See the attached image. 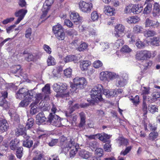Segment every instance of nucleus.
Listing matches in <instances>:
<instances>
[{"mask_svg": "<svg viewBox=\"0 0 160 160\" xmlns=\"http://www.w3.org/2000/svg\"><path fill=\"white\" fill-rule=\"evenodd\" d=\"M60 145L62 150L60 153H66L70 149V156L73 158L75 155L79 147L78 145L75 143L74 140L71 138H66L65 137H62L60 142Z\"/></svg>", "mask_w": 160, "mask_h": 160, "instance_id": "1", "label": "nucleus"}, {"mask_svg": "<svg viewBox=\"0 0 160 160\" xmlns=\"http://www.w3.org/2000/svg\"><path fill=\"white\" fill-rule=\"evenodd\" d=\"M103 87L101 84H98L94 87L91 91V96L92 99L87 100L90 101V105H93L95 102H98L102 101L101 95V92L103 89Z\"/></svg>", "mask_w": 160, "mask_h": 160, "instance_id": "2", "label": "nucleus"}, {"mask_svg": "<svg viewBox=\"0 0 160 160\" xmlns=\"http://www.w3.org/2000/svg\"><path fill=\"white\" fill-rule=\"evenodd\" d=\"M53 89L57 92L56 96L57 97L65 98L69 96V92L67 91V85L66 83H55L53 85Z\"/></svg>", "mask_w": 160, "mask_h": 160, "instance_id": "3", "label": "nucleus"}, {"mask_svg": "<svg viewBox=\"0 0 160 160\" xmlns=\"http://www.w3.org/2000/svg\"><path fill=\"white\" fill-rule=\"evenodd\" d=\"M35 93L33 89L28 90L26 88H22L19 89L17 92L15 97L17 99L21 100L26 98L33 97Z\"/></svg>", "mask_w": 160, "mask_h": 160, "instance_id": "4", "label": "nucleus"}, {"mask_svg": "<svg viewBox=\"0 0 160 160\" xmlns=\"http://www.w3.org/2000/svg\"><path fill=\"white\" fill-rule=\"evenodd\" d=\"M73 83H70V87L74 90L78 88H83L87 83L86 79L83 77H76L73 79Z\"/></svg>", "mask_w": 160, "mask_h": 160, "instance_id": "5", "label": "nucleus"}, {"mask_svg": "<svg viewBox=\"0 0 160 160\" xmlns=\"http://www.w3.org/2000/svg\"><path fill=\"white\" fill-rule=\"evenodd\" d=\"M152 57V53L150 51L145 50L138 51L135 55L136 58L139 61H144Z\"/></svg>", "mask_w": 160, "mask_h": 160, "instance_id": "6", "label": "nucleus"}, {"mask_svg": "<svg viewBox=\"0 0 160 160\" xmlns=\"http://www.w3.org/2000/svg\"><path fill=\"white\" fill-rule=\"evenodd\" d=\"M79 8L81 11L84 13H89L92 8V3H87L83 1H80L79 3Z\"/></svg>", "mask_w": 160, "mask_h": 160, "instance_id": "7", "label": "nucleus"}, {"mask_svg": "<svg viewBox=\"0 0 160 160\" xmlns=\"http://www.w3.org/2000/svg\"><path fill=\"white\" fill-rule=\"evenodd\" d=\"M57 110L56 107L54 104H52V107L51 109V112L50 113L47 118V123L51 124L52 122L55 121L58 118L59 116L55 114Z\"/></svg>", "mask_w": 160, "mask_h": 160, "instance_id": "8", "label": "nucleus"}, {"mask_svg": "<svg viewBox=\"0 0 160 160\" xmlns=\"http://www.w3.org/2000/svg\"><path fill=\"white\" fill-rule=\"evenodd\" d=\"M115 36L117 37H122L125 33V28L124 25L122 24H118L115 27Z\"/></svg>", "mask_w": 160, "mask_h": 160, "instance_id": "9", "label": "nucleus"}, {"mask_svg": "<svg viewBox=\"0 0 160 160\" xmlns=\"http://www.w3.org/2000/svg\"><path fill=\"white\" fill-rule=\"evenodd\" d=\"M53 2V0H46L42 8V14L41 18H44L50 9V6Z\"/></svg>", "mask_w": 160, "mask_h": 160, "instance_id": "10", "label": "nucleus"}, {"mask_svg": "<svg viewBox=\"0 0 160 160\" xmlns=\"http://www.w3.org/2000/svg\"><path fill=\"white\" fill-rule=\"evenodd\" d=\"M27 12V10L24 9H20L18 11L16 12L15 15L18 18L15 22V24H17L23 18Z\"/></svg>", "mask_w": 160, "mask_h": 160, "instance_id": "11", "label": "nucleus"}, {"mask_svg": "<svg viewBox=\"0 0 160 160\" xmlns=\"http://www.w3.org/2000/svg\"><path fill=\"white\" fill-rule=\"evenodd\" d=\"M2 96L0 97V106H2L5 108L8 107V104L6 100V98H7L8 93L7 92H2L1 93Z\"/></svg>", "mask_w": 160, "mask_h": 160, "instance_id": "12", "label": "nucleus"}, {"mask_svg": "<svg viewBox=\"0 0 160 160\" xmlns=\"http://www.w3.org/2000/svg\"><path fill=\"white\" fill-rule=\"evenodd\" d=\"M146 27H149L151 28H157L160 26V23L158 22L152 21L149 18H147L145 22Z\"/></svg>", "mask_w": 160, "mask_h": 160, "instance_id": "13", "label": "nucleus"}, {"mask_svg": "<svg viewBox=\"0 0 160 160\" xmlns=\"http://www.w3.org/2000/svg\"><path fill=\"white\" fill-rule=\"evenodd\" d=\"M9 127L8 124L6 120L2 118H0V130L2 132L7 130Z\"/></svg>", "mask_w": 160, "mask_h": 160, "instance_id": "14", "label": "nucleus"}, {"mask_svg": "<svg viewBox=\"0 0 160 160\" xmlns=\"http://www.w3.org/2000/svg\"><path fill=\"white\" fill-rule=\"evenodd\" d=\"M80 55H70L67 56L63 59L64 62L66 63L70 62L73 61L75 63L78 62L79 59L78 58Z\"/></svg>", "mask_w": 160, "mask_h": 160, "instance_id": "15", "label": "nucleus"}, {"mask_svg": "<svg viewBox=\"0 0 160 160\" xmlns=\"http://www.w3.org/2000/svg\"><path fill=\"white\" fill-rule=\"evenodd\" d=\"M33 97L26 98L22 100L19 103V106L21 107H27L32 101V99Z\"/></svg>", "mask_w": 160, "mask_h": 160, "instance_id": "16", "label": "nucleus"}, {"mask_svg": "<svg viewBox=\"0 0 160 160\" xmlns=\"http://www.w3.org/2000/svg\"><path fill=\"white\" fill-rule=\"evenodd\" d=\"M20 140L17 138H15L12 140L10 142L9 146L11 149L13 151L15 150L19 145Z\"/></svg>", "mask_w": 160, "mask_h": 160, "instance_id": "17", "label": "nucleus"}, {"mask_svg": "<svg viewBox=\"0 0 160 160\" xmlns=\"http://www.w3.org/2000/svg\"><path fill=\"white\" fill-rule=\"evenodd\" d=\"M128 79V75L126 74H123L122 77L120 78L118 82L117 83V85L119 87H123L125 86L127 83Z\"/></svg>", "mask_w": 160, "mask_h": 160, "instance_id": "18", "label": "nucleus"}, {"mask_svg": "<svg viewBox=\"0 0 160 160\" xmlns=\"http://www.w3.org/2000/svg\"><path fill=\"white\" fill-rule=\"evenodd\" d=\"M70 18L71 19L74 23L77 24L81 20V18L79 14L77 12H72L70 14Z\"/></svg>", "mask_w": 160, "mask_h": 160, "instance_id": "19", "label": "nucleus"}, {"mask_svg": "<svg viewBox=\"0 0 160 160\" xmlns=\"http://www.w3.org/2000/svg\"><path fill=\"white\" fill-rule=\"evenodd\" d=\"M115 9L109 6H105L103 8L104 13L108 16H112L114 13Z\"/></svg>", "mask_w": 160, "mask_h": 160, "instance_id": "20", "label": "nucleus"}, {"mask_svg": "<svg viewBox=\"0 0 160 160\" xmlns=\"http://www.w3.org/2000/svg\"><path fill=\"white\" fill-rule=\"evenodd\" d=\"M111 137V136L105 133L98 134V138L104 143L108 142L109 139Z\"/></svg>", "mask_w": 160, "mask_h": 160, "instance_id": "21", "label": "nucleus"}, {"mask_svg": "<svg viewBox=\"0 0 160 160\" xmlns=\"http://www.w3.org/2000/svg\"><path fill=\"white\" fill-rule=\"evenodd\" d=\"M37 121L38 124H41L46 120V118L45 117L43 112H40L36 116Z\"/></svg>", "mask_w": 160, "mask_h": 160, "instance_id": "22", "label": "nucleus"}, {"mask_svg": "<svg viewBox=\"0 0 160 160\" xmlns=\"http://www.w3.org/2000/svg\"><path fill=\"white\" fill-rule=\"evenodd\" d=\"M143 7L140 5H133L132 13L135 14H138L140 13Z\"/></svg>", "mask_w": 160, "mask_h": 160, "instance_id": "23", "label": "nucleus"}, {"mask_svg": "<svg viewBox=\"0 0 160 160\" xmlns=\"http://www.w3.org/2000/svg\"><path fill=\"white\" fill-rule=\"evenodd\" d=\"M64 30L63 28L59 23H58L52 27V31L55 35Z\"/></svg>", "mask_w": 160, "mask_h": 160, "instance_id": "24", "label": "nucleus"}, {"mask_svg": "<svg viewBox=\"0 0 160 160\" xmlns=\"http://www.w3.org/2000/svg\"><path fill=\"white\" fill-rule=\"evenodd\" d=\"M79 115L80 118V122L78 125V127L79 128H82L86 122V115L83 112L80 113Z\"/></svg>", "mask_w": 160, "mask_h": 160, "instance_id": "25", "label": "nucleus"}, {"mask_svg": "<svg viewBox=\"0 0 160 160\" xmlns=\"http://www.w3.org/2000/svg\"><path fill=\"white\" fill-rule=\"evenodd\" d=\"M29 137L27 136L25 138H26V140L23 141L22 145L24 147L30 148L32 146L33 144V142L32 140L29 139Z\"/></svg>", "mask_w": 160, "mask_h": 160, "instance_id": "26", "label": "nucleus"}, {"mask_svg": "<svg viewBox=\"0 0 160 160\" xmlns=\"http://www.w3.org/2000/svg\"><path fill=\"white\" fill-rule=\"evenodd\" d=\"M32 160H45L43 157L41 152L38 151H36L34 152V157Z\"/></svg>", "mask_w": 160, "mask_h": 160, "instance_id": "27", "label": "nucleus"}, {"mask_svg": "<svg viewBox=\"0 0 160 160\" xmlns=\"http://www.w3.org/2000/svg\"><path fill=\"white\" fill-rule=\"evenodd\" d=\"M79 155L82 158L87 159L90 156V153L88 151L82 150L79 152Z\"/></svg>", "mask_w": 160, "mask_h": 160, "instance_id": "28", "label": "nucleus"}, {"mask_svg": "<svg viewBox=\"0 0 160 160\" xmlns=\"http://www.w3.org/2000/svg\"><path fill=\"white\" fill-rule=\"evenodd\" d=\"M127 22L129 23H136L140 20L139 18L137 16L129 17L127 19Z\"/></svg>", "mask_w": 160, "mask_h": 160, "instance_id": "29", "label": "nucleus"}, {"mask_svg": "<svg viewBox=\"0 0 160 160\" xmlns=\"http://www.w3.org/2000/svg\"><path fill=\"white\" fill-rule=\"evenodd\" d=\"M34 102L32 103L31 104V107L30 110V113L33 115L38 112V108H37V105Z\"/></svg>", "mask_w": 160, "mask_h": 160, "instance_id": "30", "label": "nucleus"}, {"mask_svg": "<svg viewBox=\"0 0 160 160\" xmlns=\"http://www.w3.org/2000/svg\"><path fill=\"white\" fill-rule=\"evenodd\" d=\"M23 148L22 147H20L16 150V155L18 158L21 159L22 157L23 154Z\"/></svg>", "mask_w": 160, "mask_h": 160, "instance_id": "31", "label": "nucleus"}, {"mask_svg": "<svg viewBox=\"0 0 160 160\" xmlns=\"http://www.w3.org/2000/svg\"><path fill=\"white\" fill-rule=\"evenodd\" d=\"M91 64L90 62L88 61H83L80 63V67L82 70H87L88 68L90 65Z\"/></svg>", "mask_w": 160, "mask_h": 160, "instance_id": "32", "label": "nucleus"}, {"mask_svg": "<svg viewBox=\"0 0 160 160\" xmlns=\"http://www.w3.org/2000/svg\"><path fill=\"white\" fill-rule=\"evenodd\" d=\"M159 5L157 3H155L153 5V14L154 17L158 15L159 12Z\"/></svg>", "mask_w": 160, "mask_h": 160, "instance_id": "33", "label": "nucleus"}, {"mask_svg": "<svg viewBox=\"0 0 160 160\" xmlns=\"http://www.w3.org/2000/svg\"><path fill=\"white\" fill-rule=\"evenodd\" d=\"M103 94L108 98L114 96L113 90L109 91L108 89H105L103 91Z\"/></svg>", "mask_w": 160, "mask_h": 160, "instance_id": "34", "label": "nucleus"}, {"mask_svg": "<svg viewBox=\"0 0 160 160\" xmlns=\"http://www.w3.org/2000/svg\"><path fill=\"white\" fill-rule=\"evenodd\" d=\"M55 35L56 38L59 40H63L66 37L64 30Z\"/></svg>", "mask_w": 160, "mask_h": 160, "instance_id": "35", "label": "nucleus"}, {"mask_svg": "<svg viewBox=\"0 0 160 160\" xmlns=\"http://www.w3.org/2000/svg\"><path fill=\"white\" fill-rule=\"evenodd\" d=\"M108 80H113L116 78H119V76L118 74H116L114 72L108 71Z\"/></svg>", "mask_w": 160, "mask_h": 160, "instance_id": "36", "label": "nucleus"}, {"mask_svg": "<svg viewBox=\"0 0 160 160\" xmlns=\"http://www.w3.org/2000/svg\"><path fill=\"white\" fill-rule=\"evenodd\" d=\"M108 71H105L101 72L100 74V78L102 81L108 80Z\"/></svg>", "mask_w": 160, "mask_h": 160, "instance_id": "37", "label": "nucleus"}, {"mask_svg": "<svg viewBox=\"0 0 160 160\" xmlns=\"http://www.w3.org/2000/svg\"><path fill=\"white\" fill-rule=\"evenodd\" d=\"M34 122V119L32 118H29L27 122L26 126V129H30L32 128Z\"/></svg>", "mask_w": 160, "mask_h": 160, "instance_id": "38", "label": "nucleus"}, {"mask_svg": "<svg viewBox=\"0 0 160 160\" xmlns=\"http://www.w3.org/2000/svg\"><path fill=\"white\" fill-rule=\"evenodd\" d=\"M160 98V92H155L153 93L152 98H150L151 100H149L148 101L151 102H152L156 101L157 99Z\"/></svg>", "mask_w": 160, "mask_h": 160, "instance_id": "39", "label": "nucleus"}, {"mask_svg": "<svg viewBox=\"0 0 160 160\" xmlns=\"http://www.w3.org/2000/svg\"><path fill=\"white\" fill-rule=\"evenodd\" d=\"M158 136V134L157 132H150L149 135V140L153 141L157 138Z\"/></svg>", "mask_w": 160, "mask_h": 160, "instance_id": "40", "label": "nucleus"}, {"mask_svg": "<svg viewBox=\"0 0 160 160\" xmlns=\"http://www.w3.org/2000/svg\"><path fill=\"white\" fill-rule=\"evenodd\" d=\"M35 95V100L34 101V102L35 104L38 103L39 102L40 100L42 99V97H43V95L41 93H38L37 94L35 93V94L34 95Z\"/></svg>", "mask_w": 160, "mask_h": 160, "instance_id": "41", "label": "nucleus"}, {"mask_svg": "<svg viewBox=\"0 0 160 160\" xmlns=\"http://www.w3.org/2000/svg\"><path fill=\"white\" fill-rule=\"evenodd\" d=\"M25 129L24 127L22 128H20L17 129V131L16 132V134L17 136H19L20 135H23V137L25 138L27 135L26 133H24V130Z\"/></svg>", "mask_w": 160, "mask_h": 160, "instance_id": "42", "label": "nucleus"}, {"mask_svg": "<svg viewBox=\"0 0 160 160\" xmlns=\"http://www.w3.org/2000/svg\"><path fill=\"white\" fill-rule=\"evenodd\" d=\"M118 141L120 146L123 145L127 146L128 145V142L127 139H126L122 137H119L118 139Z\"/></svg>", "mask_w": 160, "mask_h": 160, "instance_id": "43", "label": "nucleus"}, {"mask_svg": "<svg viewBox=\"0 0 160 160\" xmlns=\"http://www.w3.org/2000/svg\"><path fill=\"white\" fill-rule=\"evenodd\" d=\"M47 63L48 66L54 65L56 64V61L52 56H49L47 59Z\"/></svg>", "mask_w": 160, "mask_h": 160, "instance_id": "44", "label": "nucleus"}, {"mask_svg": "<svg viewBox=\"0 0 160 160\" xmlns=\"http://www.w3.org/2000/svg\"><path fill=\"white\" fill-rule=\"evenodd\" d=\"M159 42V38L158 37H154L151 39V44L152 45L158 46Z\"/></svg>", "mask_w": 160, "mask_h": 160, "instance_id": "45", "label": "nucleus"}, {"mask_svg": "<svg viewBox=\"0 0 160 160\" xmlns=\"http://www.w3.org/2000/svg\"><path fill=\"white\" fill-rule=\"evenodd\" d=\"M156 33L155 32L153 31L148 30L144 32V36L146 37H152L155 35Z\"/></svg>", "mask_w": 160, "mask_h": 160, "instance_id": "46", "label": "nucleus"}, {"mask_svg": "<svg viewBox=\"0 0 160 160\" xmlns=\"http://www.w3.org/2000/svg\"><path fill=\"white\" fill-rule=\"evenodd\" d=\"M148 110L152 113L158 112V109L157 107L155 105H150L148 107Z\"/></svg>", "mask_w": 160, "mask_h": 160, "instance_id": "47", "label": "nucleus"}, {"mask_svg": "<svg viewBox=\"0 0 160 160\" xmlns=\"http://www.w3.org/2000/svg\"><path fill=\"white\" fill-rule=\"evenodd\" d=\"M124 43V41L122 39H118L114 43V47L116 48H118L122 46Z\"/></svg>", "mask_w": 160, "mask_h": 160, "instance_id": "48", "label": "nucleus"}, {"mask_svg": "<svg viewBox=\"0 0 160 160\" xmlns=\"http://www.w3.org/2000/svg\"><path fill=\"white\" fill-rule=\"evenodd\" d=\"M131 100L134 105L137 106L139 104V97L138 95H136L134 98H131Z\"/></svg>", "mask_w": 160, "mask_h": 160, "instance_id": "49", "label": "nucleus"}, {"mask_svg": "<svg viewBox=\"0 0 160 160\" xmlns=\"http://www.w3.org/2000/svg\"><path fill=\"white\" fill-rule=\"evenodd\" d=\"M51 125L57 127H60L62 126L61 119L60 117H58V118L55 121H52Z\"/></svg>", "mask_w": 160, "mask_h": 160, "instance_id": "50", "label": "nucleus"}, {"mask_svg": "<svg viewBox=\"0 0 160 160\" xmlns=\"http://www.w3.org/2000/svg\"><path fill=\"white\" fill-rule=\"evenodd\" d=\"M24 54H25V59L28 61H30L33 60V56L32 54L30 53L26 54L24 51L23 52Z\"/></svg>", "mask_w": 160, "mask_h": 160, "instance_id": "51", "label": "nucleus"}, {"mask_svg": "<svg viewBox=\"0 0 160 160\" xmlns=\"http://www.w3.org/2000/svg\"><path fill=\"white\" fill-rule=\"evenodd\" d=\"M91 18L93 21L98 20L99 18L98 13L96 11L92 12L91 14Z\"/></svg>", "mask_w": 160, "mask_h": 160, "instance_id": "52", "label": "nucleus"}, {"mask_svg": "<svg viewBox=\"0 0 160 160\" xmlns=\"http://www.w3.org/2000/svg\"><path fill=\"white\" fill-rule=\"evenodd\" d=\"M152 5L151 3H148L144 8L143 13H144L148 14L152 10Z\"/></svg>", "mask_w": 160, "mask_h": 160, "instance_id": "53", "label": "nucleus"}, {"mask_svg": "<svg viewBox=\"0 0 160 160\" xmlns=\"http://www.w3.org/2000/svg\"><path fill=\"white\" fill-rule=\"evenodd\" d=\"M42 91L45 93L48 94L50 93V87L49 84H46L42 88Z\"/></svg>", "mask_w": 160, "mask_h": 160, "instance_id": "54", "label": "nucleus"}, {"mask_svg": "<svg viewBox=\"0 0 160 160\" xmlns=\"http://www.w3.org/2000/svg\"><path fill=\"white\" fill-rule=\"evenodd\" d=\"M142 110L143 112L144 115H145L147 113V106L146 101L143 100L142 105Z\"/></svg>", "mask_w": 160, "mask_h": 160, "instance_id": "55", "label": "nucleus"}, {"mask_svg": "<svg viewBox=\"0 0 160 160\" xmlns=\"http://www.w3.org/2000/svg\"><path fill=\"white\" fill-rule=\"evenodd\" d=\"M87 47L88 45L86 43H83L77 48V49L79 51H81L87 48Z\"/></svg>", "mask_w": 160, "mask_h": 160, "instance_id": "56", "label": "nucleus"}, {"mask_svg": "<svg viewBox=\"0 0 160 160\" xmlns=\"http://www.w3.org/2000/svg\"><path fill=\"white\" fill-rule=\"evenodd\" d=\"M132 4H129L124 9V12L126 13L132 12Z\"/></svg>", "mask_w": 160, "mask_h": 160, "instance_id": "57", "label": "nucleus"}, {"mask_svg": "<svg viewBox=\"0 0 160 160\" xmlns=\"http://www.w3.org/2000/svg\"><path fill=\"white\" fill-rule=\"evenodd\" d=\"M89 145L91 148L96 149L98 146V143L95 141L93 140L90 142Z\"/></svg>", "mask_w": 160, "mask_h": 160, "instance_id": "58", "label": "nucleus"}, {"mask_svg": "<svg viewBox=\"0 0 160 160\" xmlns=\"http://www.w3.org/2000/svg\"><path fill=\"white\" fill-rule=\"evenodd\" d=\"M102 65V63L99 60L95 61L93 63V66L96 68L101 67Z\"/></svg>", "mask_w": 160, "mask_h": 160, "instance_id": "59", "label": "nucleus"}, {"mask_svg": "<svg viewBox=\"0 0 160 160\" xmlns=\"http://www.w3.org/2000/svg\"><path fill=\"white\" fill-rule=\"evenodd\" d=\"M100 45L102 51H104L105 49H108L109 48V46L108 43L101 42L100 43Z\"/></svg>", "mask_w": 160, "mask_h": 160, "instance_id": "60", "label": "nucleus"}, {"mask_svg": "<svg viewBox=\"0 0 160 160\" xmlns=\"http://www.w3.org/2000/svg\"><path fill=\"white\" fill-rule=\"evenodd\" d=\"M67 33L68 35L72 36L77 34V32L74 29H69L67 31Z\"/></svg>", "mask_w": 160, "mask_h": 160, "instance_id": "61", "label": "nucleus"}, {"mask_svg": "<svg viewBox=\"0 0 160 160\" xmlns=\"http://www.w3.org/2000/svg\"><path fill=\"white\" fill-rule=\"evenodd\" d=\"M121 51L124 52H129L131 49L127 45L123 46L121 49Z\"/></svg>", "mask_w": 160, "mask_h": 160, "instance_id": "62", "label": "nucleus"}, {"mask_svg": "<svg viewBox=\"0 0 160 160\" xmlns=\"http://www.w3.org/2000/svg\"><path fill=\"white\" fill-rule=\"evenodd\" d=\"M58 142V139H52L50 142L48 143V144L49 146L52 147L56 145Z\"/></svg>", "mask_w": 160, "mask_h": 160, "instance_id": "63", "label": "nucleus"}, {"mask_svg": "<svg viewBox=\"0 0 160 160\" xmlns=\"http://www.w3.org/2000/svg\"><path fill=\"white\" fill-rule=\"evenodd\" d=\"M142 27L139 25H136L134 27L133 30L135 33H139L142 31Z\"/></svg>", "mask_w": 160, "mask_h": 160, "instance_id": "64", "label": "nucleus"}]
</instances>
